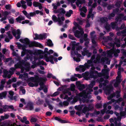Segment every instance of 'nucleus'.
<instances>
[{
    "mask_svg": "<svg viewBox=\"0 0 126 126\" xmlns=\"http://www.w3.org/2000/svg\"><path fill=\"white\" fill-rule=\"evenodd\" d=\"M95 83V81H92L89 85V88L87 89L86 91H83L79 94L76 93V96L73 98V102L75 103L79 99L81 103L87 102L89 101L88 99L91 97L90 95L91 92L93 91L91 89Z\"/></svg>",
    "mask_w": 126,
    "mask_h": 126,
    "instance_id": "f257e3e1",
    "label": "nucleus"
},
{
    "mask_svg": "<svg viewBox=\"0 0 126 126\" xmlns=\"http://www.w3.org/2000/svg\"><path fill=\"white\" fill-rule=\"evenodd\" d=\"M15 68H11L10 69V70L9 72L6 70H4L3 77L4 78H10L11 75L13 74L14 72L16 69L17 68H21V72L22 73L23 72L24 69L26 71H28L30 69L29 63H25L23 60H22V62H19L16 64H15Z\"/></svg>",
    "mask_w": 126,
    "mask_h": 126,
    "instance_id": "f03ea898",
    "label": "nucleus"
},
{
    "mask_svg": "<svg viewBox=\"0 0 126 126\" xmlns=\"http://www.w3.org/2000/svg\"><path fill=\"white\" fill-rule=\"evenodd\" d=\"M114 81H113L109 86H106V84L108 83V80H106L104 81L102 78H101L98 81L100 83L99 85V88H101L103 87L105 94L109 95L108 97V100H110L115 96V94L113 92V87L112 86V84L114 83Z\"/></svg>",
    "mask_w": 126,
    "mask_h": 126,
    "instance_id": "7ed1b4c3",
    "label": "nucleus"
},
{
    "mask_svg": "<svg viewBox=\"0 0 126 126\" xmlns=\"http://www.w3.org/2000/svg\"><path fill=\"white\" fill-rule=\"evenodd\" d=\"M34 77L28 78V74L25 73L23 75H20L19 78L24 79L28 83L30 87L37 86L38 85V81L39 78L37 75H35Z\"/></svg>",
    "mask_w": 126,
    "mask_h": 126,
    "instance_id": "20e7f679",
    "label": "nucleus"
},
{
    "mask_svg": "<svg viewBox=\"0 0 126 126\" xmlns=\"http://www.w3.org/2000/svg\"><path fill=\"white\" fill-rule=\"evenodd\" d=\"M95 68L94 66H92L90 72V78L95 79L98 77L103 76L106 79H108L109 78L108 72L109 70L108 69H104L102 70V73H98L97 72L94 70Z\"/></svg>",
    "mask_w": 126,
    "mask_h": 126,
    "instance_id": "39448f33",
    "label": "nucleus"
},
{
    "mask_svg": "<svg viewBox=\"0 0 126 126\" xmlns=\"http://www.w3.org/2000/svg\"><path fill=\"white\" fill-rule=\"evenodd\" d=\"M120 50L118 49H116L113 47L112 49L110 50L107 51V52H104L103 53V56H107L109 57H111L113 54L115 57L118 56V53H120Z\"/></svg>",
    "mask_w": 126,
    "mask_h": 126,
    "instance_id": "423d86ee",
    "label": "nucleus"
},
{
    "mask_svg": "<svg viewBox=\"0 0 126 126\" xmlns=\"http://www.w3.org/2000/svg\"><path fill=\"white\" fill-rule=\"evenodd\" d=\"M122 62L121 61L118 65L116 64L115 65L116 68L118 66L119 67L118 68L119 71L118 72V76L116 78L115 82L114 84V86L115 87H117L119 84L122 80L120 78H121L120 71H123V69L122 68H121L120 66L122 64Z\"/></svg>",
    "mask_w": 126,
    "mask_h": 126,
    "instance_id": "0eeeda50",
    "label": "nucleus"
},
{
    "mask_svg": "<svg viewBox=\"0 0 126 126\" xmlns=\"http://www.w3.org/2000/svg\"><path fill=\"white\" fill-rule=\"evenodd\" d=\"M121 117L120 116H118L117 118H110L109 120L110 122L111 123L110 126L106 125L105 126H121V123L119 122L117 123V121L120 122L121 119Z\"/></svg>",
    "mask_w": 126,
    "mask_h": 126,
    "instance_id": "6e6552de",
    "label": "nucleus"
},
{
    "mask_svg": "<svg viewBox=\"0 0 126 126\" xmlns=\"http://www.w3.org/2000/svg\"><path fill=\"white\" fill-rule=\"evenodd\" d=\"M58 16L57 18L55 15H53L52 17V19L54 22H58V24L60 25H61L63 24V22L65 19L64 17L63 16L60 17V16L59 14L58 15Z\"/></svg>",
    "mask_w": 126,
    "mask_h": 126,
    "instance_id": "1a4fd4ad",
    "label": "nucleus"
},
{
    "mask_svg": "<svg viewBox=\"0 0 126 126\" xmlns=\"http://www.w3.org/2000/svg\"><path fill=\"white\" fill-rule=\"evenodd\" d=\"M124 15L123 14H120L119 16L116 18V21L115 22H112L110 24V26L113 29H116L117 22L119 21L120 22L123 19Z\"/></svg>",
    "mask_w": 126,
    "mask_h": 126,
    "instance_id": "9d476101",
    "label": "nucleus"
},
{
    "mask_svg": "<svg viewBox=\"0 0 126 126\" xmlns=\"http://www.w3.org/2000/svg\"><path fill=\"white\" fill-rule=\"evenodd\" d=\"M47 80V79L45 77H40L39 78L38 81V82H40L39 85L40 86V87L39 88V90L41 91L43 89V87L42 86L43 85L44 82L46 81Z\"/></svg>",
    "mask_w": 126,
    "mask_h": 126,
    "instance_id": "9b49d317",
    "label": "nucleus"
},
{
    "mask_svg": "<svg viewBox=\"0 0 126 126\" xmlns=\"http://www.w3.org/2000/svg\"><path fill=\"white\" fill-rule=\"evenodd\" d=\"M22 13L26 16L29 19H31V17H32L36 15L35 12H31L28 13L26 10L23 11Z\"/></svg>",
    "mask_w": 126,
    "mask_h": 126,
    "instance_id": "f8f14e48",
    "label": "nucleus"
},
{
    "mask_svg": "<svg viewBox=\"0 0 126 126\" xmlns=\"http://www.w3.org/2000/svg\"><path fill=\"white\" fill-rule=\"evenodd\" d=\"M29 47H32L35 46L36 47H38L40 48H42L43 46L41 44L39 43L36 42H29V43L28 44Z\"/></svg>",
    "mask_w": 126,
    "mask_h": 126,
    "instance_id": "ddd939ff",
    "label": "nucleus"
},
{
    "mask_svg": "<svg viewBox=\"0 0 126 126\" xmlns=\"http://www.w3.org/2000/svg\"><path fill=\"white\" fill-rule=\"evenodd\" d=\"M94 108V105L91 104L88 107L86 106H85L82 110V112L84 113H86L87 111H89L90 110H92Z\"/></svg>",
    "mask_w": 126,
    "mask_h": 126,
    "instance_id": "4468645a",
    "label": "nucleus"
},
{
    "mask_svg": "<svg viewBox=\"0 0 126 126\" xmlns=\"http://www.w3.org/2000/svg\"><path fill=\"white\" fill-rule=\"evenodd\" d=\"M95 58V55H93L91 57V59L88 60L87 61V63H85V65L84 66L85 67V69L86 68H88L90 67V64H91L92 63L93 60Z\"/></svg>",
    "mask_w": 126,
    "mask_h": 126,
    "instance_id": "2eb2a0df",
    "label": "nucleus"
},
{
    "mask_svg": "<svg viewBox=\"0 0 126 126\" xmlns=\"http://www.w3.org/2000/svg\"><path fill=\"white\" fill-rule=\"evenodd\" d=\"M76 85L78 89L80 90L81 91L83 89L85 88V85L83 84H81L80 81H77L76 82Z\"/></svg>",
    "mask_w": 126,
    "mask_h": 126,
    "instance_id": "dca6fc26",
    "label": "nucleus"
},
{
    "mask_svg": "<svg viewBox=\"0 0 126 126\" xmlns=\"http://www.w3.org/2000/svg\"><path fill=\"white\" fill-rule=\"evenodd\" d=\"M35 37L34 38V39L35 40L37 39H43L44 38L45 39L47 37L46 35L45 34H40V35L35 34Z\"/></svg>",
    "mask_w": 126,
    "mask_h": 126,
    "instance_id": "f3484780",
    "label": "nucleus"
},
{
    "mask_svg": "<svg viewBox=\"0 0 126 126\" xmlns=\"http://www.w3.org/2000/svg\"><path fill=\"white\" fill-rule=\"evenodd\" d=\"M22 49L23 50V51L21 52V56H23L26 53L29 54L31 56L32 55V51L30 50H26L25 48L23 47L22 48Z\"/></svg>",
    "mask_w": 126,
    "mask_h": 126,
    "instance_id": "a211bd4d",
    "label": "nucleus"
},
{
    "mask_svg": "<svg viewBox=\"0 0 126 126\" xmlns=\"http://www.w3.org/2000/svg\"><path fill=\"white\" fill-rule=\"evenodd\" d=\"M46 61L47 62H50L52 64H53L54 63L53 62V57L52 55H50L49 57H47L46 55H45Z\"/></svg>",
    "mask_w": 126,
    "mask_h": 126,
    "instance_id": "6ab92c4d",
    "label": "nucleus"
},
{
    "mask_svg": "<svg viewBox=\"0 0 126 126\" xmlns=\"http://www.w3.org/2000/svg\"><path fill=\"white\" fill-rule=\"evenodd\" d=\"M82 54L83 56L86 55L88 57H89L91 56V52H89L86 48H84L83 51L82 52Z\"/></svg>",
    "mask_w": 126,
    "mask_h": 126,
    "instance_id": "aec40b11",
    "label": "nucleus"
},
{
    "mask_svg": "<svg viewBox=\"0 0 126 126\" xmlns=\"http://www.w3.org/2000/svg\"><path fill=\"white\" fill-rule=\"evenodd\" d=\"M83 33L84 32H75L74 34L76 37L79 38L83 36Z\"/></svg>",
    "mask_w": 126,
    "mask_h": 126,
    "instance_id": "412c9836",
    "label": "nucleus"
},
{
    "mask_svg": "<svg viewBox=\"0 0 126 126\" xmlns=\"http://www.w3.org/2000/svg\"><path fill=\"white\" fill-rule=\"evenodd\" d=\"M36 52L38 54H40V58H43V55L44 52L42 51L39 50L36 51Z\"/></svg>",
    "mask_w": 126,
    "mask_h": 126,
    "instance_id": "4be33fe9",
    "label": "nucleus"
},
{
    "mask_svg": "<svg viewBox=\"0 0 126 126\" xmlns=\"http://www.w3.org/2000/svg\"><path fill=\"white\" fill-rule=\"evenodd\" d=\"M19 41L22 43L28 45L29 43V39L26 38L24 39H20Z\"/></svg>",
    "mask_w": 126,
    "mask_h": 126,
    "instance_id": "5701e85b",
    "label": "nucleus"
},
{
    "mask_svg": "<svg viewBox=\"0 0 126 126\" xmlns=\"http://www.w3.org/2000/svg\"><path fill=\"white\" fill-rule=\"evenodd\" d=\"M76 69L77 71L81 70L82 72H83L85 70V68L83 65H80L79 68H76Z\"/></svg>",
    "mask_w": 126,
    "mask_h": 126,
    "instance_id": "b1692460",
    "label": "nucleus"
},
{
    "mask_svg": "<svg viewBox=\"0 0 126 126\" xmlns=\"http://www.w3.org/2000/svg\"><path fill=\"white\" fill-rule=\"evenodd\" d=\"M7 92L6 91H4L0 93V99H2L6 97L7 94Z\"/></svg>",
    "mask_w": 126,
    "mask_h": 126,
    "instance_id": "393cba45",
    "label": "nucleus"
},
{
    "mask_svg": "<svg viewBox=\"0 0 126 126\" xmlns=\"http://www.w3.org/2000/svg\"><path fill=\"white\" fill-rule=\"evenodd\" d=\"M73 24L75 26L77 27L78 29L79 30L77 31L76 32H83V29L81 28V27L79 26L78 24L75 21H74L73 23Z\"/></svg>",
    "mask_w": 126,
    "mask_h": 126,
    "instance_id": "a878e982",
    "label": "nucleus"
},
{
    "mask_svg": "<svg viewBox=\"0 0 126 126\" xmlns=\"http://www.w3.org/2000/svg\"><path fill=\"white\" fill-rule=\"evenodd\" d=\"M25 19V17L24 16L21 15L16 18V20L17 22L20 23L21 21L24 20Z\"/></svg>",
    "mask_w": 126,
    "mask_h": 126,
    "instance_id": "bb28decb",
    "label": "nucleus"
},
{
    "mask_svg": "<svg viewBox=\"0 0 126 126\" xmlns=\"http://www.w3.org/2000/svg\"><path fill=\"white\" fill-rule=\"evenodd\" d=\"M100 55H98L96 59L93 62L94 63H99L100 62Z\"/></svg>",
    "mask_w": 126,
    "mask_h": 126,
    "instance_id": "cd10ccee",
    "label": "nucleus"
},
{
    "mask_svg": "<svg viewBox=\"0 0 126 126\" xmlns=\"http://www.w3.org/2000/svg\"><path fill=\"white\" fill-rule=\"evenodd\" d=\"M101 62H104L108 64H110V60L109 59L107 58H105L104 59L103 58H102L101 59Z\"/></svg>",
    "mask_w": 126,
    "mask_h": 126,
    "instance_id": "c85d7f7f",
    "label": "nucleus"
},
{
    "mask_svg": "<svg viewBox=\"0 0 126 126\" xmlns=\"http://www.w3.org/2000/svg\"><path fill=\"white\" fill-rule=\"evenodd\" d=\"M20 32H12L14 35L16 39H18L20 38Z\"/></svg>",
    "mask_w": 126,
    "mask_h": 126,
    "instance_id": "c756f323",
    "label": "nucleus"
},
{
    "mask_svg": "<svg viewBox=\"0 0 126 126\" xmlns=\"http://www.w3.org/2000/svg\"><path fill=\"white\" fill-rule=\"evenodd\" d=\"M92 11L93 9L92 8H91L89 10V14H88L87 16V18H89L91 17H92V18H93V17L94 15L92 14Z\"/></svg>",
    "mask_w": 126,
    "mask_h": 126,
    "instance_id": "7c9ffc66",
    "label": "nucleus"
},
{
    "mask_svg": "<svg viewBox=\"0 0 126 126\" xmlns=\"http://www.w3.org/2000/svg\"><path fill=\"white\" fill-rule=\"evenodd\" d=\"M47 45L49 47H52L53 44L52 41L50 39L48 40L47 42Z\"/></svg>",
    "mask_w": 126,
    "mask_h": 126,
    "instance_id": "2f4dec72",
    "label": "nucleus"
},
{
    "mask_svg": "<svg viewBox=\"0 0 126 126\" xmlns=\"http://www.w3.org/2000/svg\"><path fill=\"white\" fill-rule=\"evenodd\" d=\"M27 107L29 109V110H31L33 109V104L32 103H28L27 105Z\"/></svg>",
    "mask_w": 126,
    "mask_h": 126,
    "instance_id": "473e14b6",
    "label": "nucleus"
},
{
    "mask_svg": "<svg viewBox=\"0 0 126 126\" xmlns=\"http://www.w3.org/2000/svg\"><path fill=\"white\" fill-rule=\"evenodd\" d=\"M84 106V105H79L78 106H76L75 107V109L78 110H81Z\"/></svg>",
    "mask_w": 126,
    "mask_h": 126,
    "instance_id": "72a5a7b5",
    "label": "nucleus"
},
{
    "mask_svg": "<svg viewBox=\"0 0 126 126\" xmlns=\"http://www.w3.org/2000/svg\"><path fill=\"white\" fill-rule=\"evenodd\" d=\"M101 22L103 23L106 22L108 21V19L106 17H102L100 19Z\"/></svg>",
    "mask_w": 126,
    "mask_h": 126,
    "instance_id": "f704fd0d",
    "label": "nucleus"
},
{
    "mask_svg": "<svg viewBox=\"0 0 126 126\" xmlns=\"http://www.w3.org/2000/svg\"><path fill=\"white\" fill-rule=\"evenodd\" d=\"M27 3V4L28 6H31L32 5V0H25Z\"/></svg>",
    "mask_w": 126,
    "mask_h": 126,
    "instance_id": "c9c22d12",
    "label": "nucleus"
},
{
    "mask_svg": "<svg viewBox=\"0 0 126 126\" xmlns=\"http://www.w3.org/2000/svg\"><path fill=\"white\" fill-rule=\"evenodd\" d=\"M77 20L79 21V23L80 24H82L83 23V22L85 21V20L84 19L82 20L81 18L79 19V18H77Z\"/></svg>",
    "mask_w": 126,
    "mask_h": 126,
    "instance_id": "e433bc0d",
    "label": "nucleus"
},
{
    "mask_svg": "<svg viewBox=\"0 0 126 126\" xmlns=\"http://www.w3.org/2000/svg\"><path fill=\"white\" fill-rule=\"evenodd\" d=\"M100 112L99 111H95L93 113H91L90 114V115L91 116H94L95 117L97 115L99 114Z\"/></svg>",
    "mask_w": 126,
    "mask_h": 126,
    "instance_id": "4c0bfd02",
    "label": "nucleus"
},
{
    "mask_svg": "<svg viewBox=\"0 0 126 126\" xmlns=\"http://www.w3.org/2000/svg\"><path fill=\"white\" fill-rule=\"evenodd\" d=\"M73 11L71 10H70L69 11V12H67L65 15L66 16L68 17H69L71 16V15Z\"/></svg>",
    "mask_w": 126,
    "mask_h": 126,
    "instance_id": "58836bf2",
    "label": "nucleus"
},
{
    "mask_svg": "<svg viewBox=\"0 0 126 126\" xmlns=\"http://www.w3.org/2000/svg\"><path fill=\"white\" fill-rule=\"evenodd\" d=\"M4 61L5 62H10L11 64H13L14 63V61L12 60V59L11 58L6 59Z\"/></svg>",
    "mask_w": 126,
    "mask_h": 126,
    "instance_id": "ea45409f",
    "label": "nucleus"
},
{
    "mask_svg": "<svg viewBox=\"0 0 126 126\" xmlns=\"http://www.w3.org/2000/svg\"><path fill=\"white\" fill-rule=\"evenodd\" d=\"M10 13H11L10 12H8L6 11H4L3 13V16H4L6 17H7V16Z\"/></svg>",
    "mask_w": 126,
    "mask_h": 126,
    "instance_id": "a19ab883",
    "label": "nucleus"
},
{
    "mask_svg": "<svg viewBox=\"0 0 126 126\" xmlns=\"http://www.w3.org/2000/svg\"><path fill=\"white\" fill-rule=\"evenodd\" d=\"M25 90L23 88H21L20 91V93L21 94H24L25 93Z\"/></svg>",
    "mask_w": 126,
    "mask_h": 126,
    "instance_id": "79ce46f5",
    "label": "nucleus"
},
{
    "mask_svg": "<svg viewBox=\"0 0 126 126\" xmlns=\"http://www.w3.org/2000/svg\"><path fill=\"white\" fill-rule=\"evenodd\" d=\"M122 3V0H120L119 1H117L116 2L115 4L116 6L118 7H119L121 4Z\"/></svg>",
    "mask_w": 126,
    "mask_h": 126,
    "instance_id": "37998d69",
    "label": "nucleus"
},
{
    "mask_svg": "<svg viewBox=\"0 0 126 126\" xmlns=\"http://www.w3.org/2000/svg\"><path fill=\"white\" fill-rule=\"evenodd\" d=\"M3 109L4 111H9V110L8 106L5 105L3 107Z\"/></svg>",
    "mask_w": 126,
    "mask_h": 126,
    "instance_id": "c03bdc74",
    "label": "nucleus"
},
{
    "mask_svg": "<svg viewBox=\"0 0 126 126\" xmlns=\"http://www.w3.org/2000/svg\"><path fill=\"white\" fill-rule=\"evenodd\" d=\"M73 97V96L72 95L71 97L68 98V96L67 95H65L63 99H67V100L68 101H70L72 99Z\"/></svg>",
    "mask_w": 126,
    "mask_h": 126,
    "instance_id": "a18cd8bd",
    "label": "nucleus"
},
{
    "mask_svg": "<svg viewBox=\"0 0 126 126\" xmlns=\"http://www.w3.org/2000/svg\"><path fill=\"white\" fill-rule=\"evenodd\" d=\"M33 4L34 6L36 7L40 4V3L36 1H34L33 2Z\"/></svg>",
    "mask_w": 126,
    "mask_h": 126,
    "instance_id": "49530a36",
    "label": "nucleus"
},
{
    "mask_svg": "<svg viewBox=\"0 0 126 126\" xmlns=\"http://www.w3.org/2000/svg\"><path fill=\"white\" fill-rule=\"evenodd\" d=\"M75 86L74 84H72L70 86V89L72 91H74L75 89Z\"/></svg>",
    "mask_w": 126,
    "mask_h": 126,
    "instance_id": "de8ad7c7",
    "label": "nucleus"
},
{
    "mask_svg": "<svg viewBox=\"0 0 126 126\" xmlns=\"http://www.w3.org/2000/svg\"><path fill=\"white\" fill-rule=\"evenodd\" d=\"M38 63L39 65H47V63H46L44 62L43 61H39V62Z\"/></svg>",
    "mask_w": 126,
    "mask_h": 126,
    "instance_id": "09e8293b",
    "label": "nucleus"
},
{
    "mask_svg": "<svg viewBox=\"0 0 126 126\" xmlns=\"http://www.w3.org/2000/svg\"><path fill=\"white\" fill-rule=\"evenodd\" d=\"M113 111L111 110H108L106 111V114H113Z\"/></svg>",
    "mask_w": 126,
    "mask_h": 126,
    "instance_id": "8fccbe9b",
    "label": "nucleus"
},
{
    "mask_svg": "<svg viewBox=\"0 0 126 126\" xmlns=\"http://www.w3.org/2000/svg\"><path fill=\"white\" fill-rule=\"evenodd\" d=\"M55 119L56 120L60 121L62 123H65L64 121H63V120H61L60 118L58 117H55Z\"/></svg>",
    "mask_w": 126,
    "mask_h": 126,
    "instance_id": "3c124183",
    "label": "nucleus"
},
{
    "mask_svg": "<svg viewBox=\"0 0 126 126\" xmlns=\"http://www.w3.org/2000/svg\"><path fill=\"white\" fill-rule=\"evenodd\" d=\"M9 22L10 24H13L14 22V19L13 18H11L8 19Z\"/></svg>",
    "mask_w": 126,
    "mask_h": 126,
    "instance_id": "603ef678",
    "label": "nucleus"
},
{
    "mask_svg": "<svg viewBox=\"0 0 126 126\" xmlns=\"http://www.w3.org/2000/svg\"><path fill=\"white\" fill-rule=\"evenodd\" d=\"M102 106V105L101 104H96L95 106L97 108H100Z\"/></svg>",
    "mask_w": 126,
    "mask_h": 126,
    "instance_id": "864d4df0",
    "label": "nucleus"
},
{
    "mask_svg": "<svg viewBox=\"0 0 126 126\" xmlns=\"http://www.w3.org/2000/svg\"><path fill=\"white\" fill-rule=\"evenodd\" d=\"M105 29L107 30H109L110 28V26L109 24H107L105 26Z\"/></svg>",
    "mask_w": 126,
    "mask_h": 126,
    "instance_id": "5fc2aeb1",
    "label": "nucleus"
},
{
    "mask_svg": "<svg viewBox=\"0 0 126 126\" xmlns=\"http://www.w3.org/2000/svg\"><path fill=\"white\" fill-rule=\"evenodd\" d=\"M120 91H117L116 92V95L117 98H118L120 96Z\"/></svg>",
    "mask_w": 126,
    "mask_h": 126,
    "instance_id": "6e6d98bb",
    "label": "nucleus"
},
{
    "mask_svg": "<svg viewBox=\"0 0 126 126\" xmlns=\"http://www.w3.org/2000/svg\"><path fill=\"white\" fill-rule=\"evenodd\" d=\"M123 99L122 98H119L117 100H115V103H119L120 102L122 101Z\"/></svg>",
    "mask_w": 126,
    "mask_h": 126,
    "instance_id": "4d7b16f0",
    "label": "nucleus"
},
{
    "mask_svg": "<svg viewBox=\"0 0 126 126\" xmlns=\"http://www.w3.org/2000/svg\"><path fill=\"white\" fill-rule=\"evenodd\" d=\"M47 77L49 78L52 77L53 79L55 78V76H53L51 74H48L47 75Z\"/></svg>",
    "mask_w": 126,
    "mask_h": 126,
    "instance_id": "13d9d810",
    "label": "nucleus"
},
{
    "mask_svg": "<svg viewBox=\"0 0 126 126\" xmlns=\"http://www.w3.org/2000/svg\"><path fill=\"white\" fill-rule=\"evenodd\" d=\"M11 7V6L10 4L6 5L5 6V8L7 9L10 10Z\"/></svg>",
    "mask_w": 126,
    "mask_h": 126,
    "instance_id": "bf43d9fd",
    "label": "nucleus"
},
{
    "mask_svg": "<svg viewBox=\"0 0 126 126\" xmlns=\"http://www.w3.org/2000/svg\"><path fill=\"white\" fill-rule=\"evenodd\" d=\"M29 23V21L28 20H26L24 21H22L21 23L22 24H24L25 23L28 24Z\"/></svg>",
    "mask_w": 126,
    "mask_h": 126,
    "instance_id": "052dcab7",
    "label": "nucleus"
},
{
    "mask_svg": "<svg viewBox=\"0 0 126 126\" xmlns=\"http://www.w3.org/2000/svg\"><path fill=\"white\" fill-rule=\"evenodd\" d=\"M113 102H115V100L114 99H112L111 100V101H109L107 103L108 105H109V104H111Z\"/></svg>",
    "mask_w": 126,
    "mask_h": 126,
    "instance_id": "680f3d73",
    "label": "nucleus"
},
{
    "mask_svg": "<svg viewBox=\"0 0 126 126\" xmlns=\"http://www.w3.org/2000/svg\"><path fill=\"white\" fill-rule=\"evenodd\" d=\"M10 25L8 24L5 27V30L6 31H8L9 29H10Z\"/></svg>",
    "mask_w": 126,
    "mask_h": 126,
    "instance_id": "e2e57ef3",
    "label": "nucleus"
},
{
    "mask_svg": "<svg viewBox=\"0 0 126 126\" xmlns=\"http://www.w3.org/2000/svg\"><path fill=\"white\" fill-rule=\"evenodd\" d=\"M70 80L72 81H74L77 80V79L74 77H72L71 78Z\"/></svg>",
    "mask_w": 126,
    "mask_h": 126,
    "instance_id": "0e129e2a",
    "label": "nucleus"
},
{
    "mask_svg": "<svg viewBox=\"0 0 126 126\" xmlns=\"http://www.w3.org/2000/svg\"><path fill=\"white\" fill-rule=\"evenodd\" d=\"M81 10V11H83L85 13H86L87 11V9L85 7H83L82 9H80V10Z\"/></svg>",
    "mask_w": 126,
    "mask_h": 126,
    "instance_id": "69168bd1",
    "label": "nucleus"
},
{
    "mask_svg": "<svg viewBox=\"0 0 126 126\" xmlns=\"http://www.w3.org/2000/svg\"><path fill=\"white\" fill-rule=\"evenodd\" d=\"M63 105L66 106H67L69 104L68 102L67 101H64L63 102Z\"/></svg>",
    "mask_w": 126,
    "mask_h": 126,
    "instance_id": "338daca9",
    "label": "nucleus"
},
{
    "mask_svg": "<svg viewBox=\"0 0 126 126\" xmlns=\"http://www.w3.org/2000/svg\"><path fill=\"white\" fill-rule=\"evenodd\" d=\"M37 120V119L36 118H32L31 119V121L32 122H35Z\"/></svg>",
    "mask_w": 126,
    "mask_h": 126,
    "instance_id": "774afa93",
    "label": "nucleus"
}]
</instances>
